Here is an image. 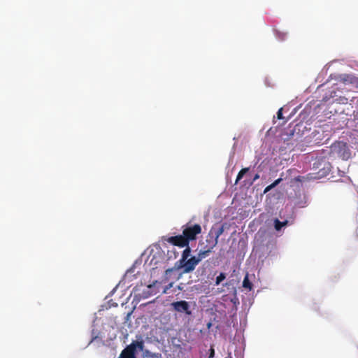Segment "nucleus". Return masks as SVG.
Segmentation results:
<instances>
[{
  "label": "nucleus",
  "instance_id": "f257e3e1",
  "mask_svg": "<svg viewBox=\"0 0 358 358\" xmlns=\"http://www.w3.org/2000/svg\"><path fill=\"white\" fill-rule=\"evenodd\" d=\"M137 339L133 341L120 353L117 358H137V352H142L145 347V342L142 336H136Z\"/></svg>",
  "mask_w": 358,
  "mask_h": 358
},
{
  "label": "nucleus",
  "instance_id": "f03ea898",
  "mask_svg": "<svg viewBox=\"0 0 358 358\" xmlns=\"http://www.w3.org/2000/svg\"><path fill=\"white\" fill-rule=\"evenodd\" d=\"M182 234L189 245V242L195 241L197 235L201 233V227L199 224H192L190 222L182 226Z\"/></svg>",
  "mask_w": 358,
  "mask_h": 358
},
{
  "label": "nucleus",
  "instance_id": "7ed1b4c3",
  "mask_svg": "<svg viewBox=\"0 0 358 358\" xmlns=\"http://www.w3.org/2000/svg\"><path fill=\"white\" fill-rule=\"evenodd\" d=\"M331 150L334 154L337 155L343 159L346 160L350 157V152L346 143H335L331 145Z\"/></svg>",
  "mask_w": 358,
  "mask_h": 358
},
{
  "label": "nucleus",
  "instance_id": "20e7f679",
  "mask_svg": "<svg viewBox=\"0 0 358 358\" xmlns=\"http://www.w3.org/2000/svg\"><path fill=\"white\" fill-rule=\"evenodd\" d=\"M163 240L179 248H185V245H189L183 234L174 236H164Z\"/></svg>",
  "mask_w": 358,
  "mask_h": 358
},
{
  "label": "nucleus",
  "instance_id": "39448f33",
  "mask_svg": "<svg viewBox=\"0 0 358 358\" xmlns=\"http://www.w3.org/2000/svg\"><path fill=\"white\" fill-rule=\"evenodd\" d=\"M199 262L196 257L194 256L180 264V267L183 269V273H190L194 270Z\"/></svg>",
  "mask_w": 358,
  "mask_h": 358
},
{
  "label": "nucleus",
  "instance_id": "423d86ee",
  "mask_svg": "<svg viewBox=\"0 0 358 358\" xmlns=\"http://www.w3.org/2000/svg\"><path fill=\"white\" fill-rule=\"evenodd\" d=\"M171 306L178 313H183L188 315L192 314L189 303L186 301H176L172 303Z\"/></svg>",
  "mask_w": 358,
  "mask_h": 358
},
{
  "label": "nucleus",
  "instance_id": "0eeeda50",
  "mask_svg": "<svg viewBox=\"0 0 358 358\" xmlns=\"http://www.w3.org/2000/svg\"><path fill=\"white\" fill-rule=\"evenodd\" d=\"M343 82L345 84H351L356 89H358V78L357 77L350 75H347L343 78Z\"/></svg>",
  "mask_w": 358,
  "mask_h": 358
},
{
  "label": "nucleus",
  "instance_id": "6e6552de",
  "mask_svg": "<svg viewBox=\"0 0 358 358\" xmlns=\"http://www.w3.org/2000/svg\"><path fill=\"white\" fill-rule=\"evenodd\" d=\"M214 247H213V243L207 249L204 250H200L197 255L196 258L199 259V262H201L203 259L208 257L210 253L212 252V250Z\"/></svg>",
  "mask_w": 358,
  "mask_h": 358
},
{
  "label": "nucleus",
  "instance_id": "1a4fd4ad",
  "mask_svg": "<svg viewBox=\"0 0 358 358\" xmlns=\"http://www.w3.org/2000/svg\"><path fill=\"white\" fill-rule=\"evenodd\" d=\"M185 249L182 251L181 259L179 260L180 264H182L190 256L191 249L189 245H185Z\"/></svg>",
  "mask_w": 358,
  "mask_h": 358
},
{
  "label": "nucleus",
  "instance_id": "9d476101",
  "mask_svg": "<svg viewBox=\"0 0 358 358\" xmlns=\"http://www.w3.org/2000/svg\"><path fill=\"white\" fill-rule=\"evenodd\" d=\"M243 287L245 289H247L248 290H251L252 288V283L249 280V275L248 273H247L243 279Z\"/></svg>",
  "mask_w": 358,
  "mask_h": 358
},
{
  "label": "nucleus",
  "instance_id": "9b49d317",
  "mask_svg": "<svg viewBox=\"0 0 358 358\" xmlns=\"http://www.w3.org/2000/svg\"><path fill=\"white\" fill-rule=\"evenodd\" d=\"M282 181V178H280L277 180H275L272 184L268 185L264 190V193L266 194L270 190H271L273 188L276 187L280 182Z\"/></svg>",
  "mask_w": 358,
  "mask_h": 358
},
{
  "label": "nucleus",
  "instance_id": "f8f14e48",
  "mask_svg": "<svg viewBox=\"0 0 358 358\" xmlns=\"http://www.w3.org/2000/svg\"><path fill=\"white\" fill-rule=\"evenodd\" d=\"M274 224L275 229L277 231H280L282 229V227H283L287 224V221L280 222L279 220L275 219Z\"/></svg>",
  "mask_w": 358,
  "mask_h": 358
},
{
  "label": "nucleus",
  "instance_id": "ddd939ff",
  "mask_svg": "<svg viewBox=\"0 0 358 358\" xmlns=\"http://www.w3.org/2000/svg\"><path fill=\"white\" fill-rule=\"evenodd\" d=\"M224 227L222 226L216 232L215 238L213 241V247H215L217 244L218 238L223 234Z\"/></svg>",
  "mask_w": 358,
  "mask_h": 358
},
{
  "label": "nucleus",
  "instance_id": "4468645a",
  "mask_svg": "<svg viewBox=\"0 0 358 358\" xmlns=\"http://www.w3.org/2000/svg\"><path fill=\"white\" fill-rule=\"evenodd\" d=\"M249 171V168H243L238 173L237 175V177H236V184L240 180L242 179V178L243 177V176L247 173Z\"/></svg>",
  "mask_w": 358,
  "mask_h": 358
},
{
  "label": "nucleus",
  "instance_id": "2eb2a0df",
  "mask_svg": "<svg viewBox=\"0 0 358 358\" xmlns=\"http://www.w3.org/2000/svg\"><path fill=\"white\" fill-rule=\"evenodd\" d=\"M226 278V275L224 273H220L218 276H217L215 280V285H220L224 279Z\"/></svg>",
  "mask_w": 358,
  "mask_h": 358
},
{
  "label": "nucleus",
  "instance_id": "dca6fc26",
  "mask_svg": "<svg viewBox=\"0 0 358 358\" xmlns=\"http://www.w3.org/2000/svg\"><path fill=\"white\" fill-rule=\"evenodd\" d=\"M277 118L279 119V120H282L283 119V117H282V108H280L278 110V111L277 112Z\"/></svg>",
  "mask_w": 358,
  "mask_h": 358
},
{
  "label": "nucleus",
  "instance_id": "f3484780",
  "mask_svg": "<svg viewBox=\"0 0 358 358\" xmlns=\"http://www.w3.org/2000/svg\"><path fill=\"white\" fill-rule=\"evenodd\" d=\"M210 355H209V358H213L214 357V355H215V351H214V350L213 348H211L210 350Z\"/></svg>",
  "mask_w": 358,
  "mask_h": 358
},
{
  "label": "nucleus",
  "instance_id": "a211bd4d",
  "mask_svg": "<svg viewBox=\"0 0 358 358\" xmlns=\"http://www.w3.org/2000/svg\"><path fill=\"white\" fill-rule=\"evenodd\" d=\"M151 358H162V355H161V354H159V353L153 354L151 356Z\"/></svg>",
  "mask_w": 358,
  "mask_h": 358
},
{
  "label": "nucleus",
  "instance_id": "6ab92c4d",
  "mask_svg": "<svg viewBox=\"0 0 358 358\" xmlns=\"http://www.w3.org/2000/svg\"><path fill=\"white\" fill-rule=\"evenodd\" d=\"M259 178V174H256L253 178V181H255L256 180H257L258 178Z\"/></svg>",
  "mask_w": 358,
  "mask_h": 358
}]
</instances>
